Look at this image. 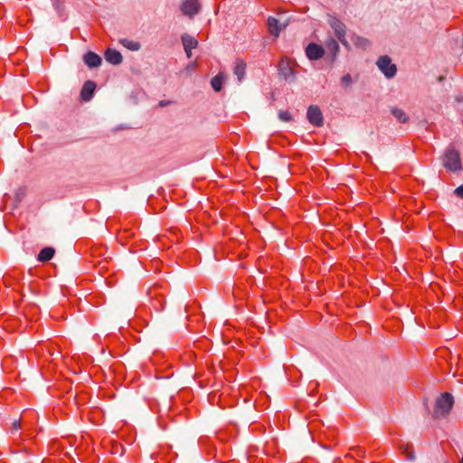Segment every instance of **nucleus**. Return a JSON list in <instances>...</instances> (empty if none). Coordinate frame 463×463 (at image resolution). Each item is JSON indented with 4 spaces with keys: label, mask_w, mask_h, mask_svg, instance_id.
Here are the masks:
<instances>
[{
    "label": "nucleus",
    "mask_w": 463,
    "mask_h": 463,
    "mask_svg": "<svg viewBox=\"0 0 463 463\" xmlns=\"http://www.w3.org/2000/svg\"><path fill=\"white\" fill-rule=\"evenodd\" d=\"M454 403L453 396L449 392L442 393L436 401L433 415L435 418L444 417L449 413Z\"/></svg>",
    "instance_id": "obj_1"
},
{
    "label": "nucleus",
    "mask_w": 463,
    "mask_h": 463,
    "mask_svg": "<svg viewBox=\"0 0 463 463\" xmlns=\"http://www.w3.org/2000/svg\"><path fill=\"white\" fill-rule=\"evenodd\" d=\"M444 167L449 171H458L461 168L459 154L455 149H449L443 156Z\"/></svg>",
    "instance_id": "obj_2"
},
{
    "label": "nucleus",
    "mask_w": 463,
    "mask_h": 463,
    "mask_svg": "<svg viewBox=\"0 0 463 463\" xmlns=\"http://www.w3.org/2000/svg\"><path fill=\"white\" fill-rule=\"evenodd\" d=\"M379 70L388 79L393 78L397 72L396 65L392 63V60L389 56H381L376 62Z\"/></svg>",
    "instance_id": "obj_3"
},
{
    "label": "nucleus",
    "mask_w": 463,
    "mask_h": 463,
    "mask_svg": "<svg viewBox=\"0 0 463 463\" xmlns=\"http://www.w3.org/2000/svg\"><path fill=\"white\" fill-rule=\"evenodd\" d=\"M279 74L286 80L293 81L295 80V71L291 61L288 59H281L279 64Z\"/></svg>",
    "instance_id": "obj_4"
},
{
    "label": "nucleus",
    "mask_w": 463,
    "mask_h": 463,
    "mask_svg": "<svg viewBox=\"0 0 463 463\" xmlns=\"http://www.w3.org/2000/svg\"><path fill=\"white\" fill-rule=\"evenodd\" d=\"M307 118L308 121L316 127H321L324 123L322 112L317 105L309 106L307 112Z\"/></svg>",
    "instance_id": "obj_5"
},
{
    "label": "nucleus",
    "mask_w": 463,
    "mask_h": 463,
    "mask_svg": "<svg viewBox=\"0 0 463 463\" xmlns=\"http://www.w3.org/2000/svg\"><path fill=\"white\" fill-rule=\"evenodd\" d=\"M201 4L198 0H184L181 5L182 13L189 17H194L200 11Z\"/></svg>",
    "instance_id": "obj_6"
},
{
    "label": "nucleus",
    "mask_w": 463,
    "mask_h": 463,
    "mask_svg": "<svg viewBox=\"0 0 463 463\" xmlns=\"http://www.w3.org/2000/svg\"><path fill=\"white\" fill-rule=\"evenodd\" d=\"M306 54L309 60L316 61L323 57L325 50L321 45L311 43L306 47Z\"/></svg>",
    "instance_id": "obj_7"
},
{
    "label": "nucleus",
    "mask_w": 463,
    "mask_h": 463,
    "mask_svg": "<svg viewBox=\"0 0 463 463\" xmlns=\"http://www.w3.org/2000/svg\"><path fill=\"white\" fill-rule=\"evenodd\" d=\"M328 24L333 28L335 36L338 38H343L345 36L346 26L336 17L330 16L328 20Z\"/></svg>",
    "instance_id": "obj_8"
},
{
    "label": "nucleus",
    "mask_w": 463,
    "mask_h": 463,
    "mask_svg": "<svg viewBox=\"0 0 463 463\" xmlns=\"http://www.w3.org/2000/svg\"><path fill=\"white\" fill-rule=\"evenodd\" d=\"M96 90V84L92 80H87L80 91V97L83 100L89 101L91 99L94 91Z\"/></svg>",
    "instance_id": "obj_9"
},
{
    "label": "nucleus",
    "mask_w": 463,
    "mask_h": 463,
    "mask_svg": "<svg viewBox=\"0 0 463 463\" xmlns=\"http://www.w3.org/2000/svg\"><path fill=\"white\" fill-rule=\"evenodd\" d=\"M105 60L113 65H118L122 62L123 58L119 52L109 48L105 52Z\"/></svg>",
    "instance_id": "obj_10"
},
{
    "label": "nucleus",
    "mask_w": 463,
    "mask_h": 463,
    "mask_svg": "<svg viewBox=\"0 0 463 463\" xmlns=\"http://www.w3.org/2000/svg\"><path fill=\"white\" fill-rule=\"evenodd\" d=\"M83 60L90 68H97L101 64V58L93 52H88Z\"/></svg>",
    "instance_id": "obj_11"
},
{
    "label": "nucleus",
    "mask_w": 463,
    "mask_h": 463,
    "mask_svg": "<svg viewBox=\"0 0 463 463\" xmlns=\"http://www.w3.org/2000/svg\"><path fill=\"white\" fill-rule=\"evenodd\" d=\"M233 73L237 76L238 81L241 82L246 73V63L241 59H237L233 68Z\"/></svg>",
    "instance_id": "obj_12"
},
{
    "label": "nucleus",
    "mask_w": 463,
    "mask_h": 463,
    "mask_svg": "<svg viewBox=\"0 0 463 463\" xmlns=\"http://www.w3.org/2000/svg\"><path fill=\"white\" fill-rule=\"evenodd\" d=\"M267 24L269 33L275 37H279L281 31L279 21L275 17L269 16L268 18Z\"/></svg>",
    "instance_id": "obj_13"
},
{
    "label": "nucleus",
    "mask_w": 463,
    "mask_h": 463,
    "mask_svg": "<svg viewBox=\"0 0 463 463\" xmlns=\"http://www.w3.org/2000/svg\"><path fill=\"white\" fill-rule=\"evenodd\" d=\"M182 43L184 49H195L198 45V41L192 35L188 33H184L181 36Z\"/></svg>",
    "instance_id": "obj_14"
},
{
    "label": "nucleus",
    "mask_w": 463,
    "mask_h": 463,
    "mask_svg": "<svg viewBox=\"0 0 463 463\" xmlns=\"http://www.w3.org/2000/svg\"><path fill=\"white\" fill-rule=\"evenodd\" d=\"M326 47L332 55V61H335L340 50L338 43L335 39L329 38L326 42Z\"/></svg>",
    "instance_id": "obj_15"
},
{
    "label": "nucleus",
    "mask_w": 463,
    "mask_h": 463,
    "mask_svg": "<svg viewBox=\"0 0 463 463\" xmlns=\"http://www.w3.org/2000/svg\"><path fill=\"white\" fill-rule=\"evenodd\" d=\"M55 250L52 247L43 248L38 254L37 260L41 262H46L52 259Z\"/></svg>",
    "instance_id": "obj_16"
},
{
    "label": "nucleus",
    "mask_w": 463,
    "mask_h": 463,
    "mask_svg": "<svg viewBox=\"0 0 463 463\" xmlns=\"http://www.w3.org/2000/svg\"><path fill=\"white\" fill-rule=\"evenodd\" d=\"M352 41L356 48L363 50H366L371 45V43L368 39L359 35H353Z\"/></svg>",
    "instance_id": "obj_17"
},
{
    "label": "nucleus",
    "mask_w": 463,
    "mask_h": 463,
    "mask_svg": "<svg viewBox=\"0 0 463 463\" xmlns=\"http://www.w3.org/2000/svg\"><path fill=\"white\" fill-rule=\"evenodd\" d=\"M223 78H224L223 73L219 72L215 77H213L212 79L211 85L216 92L221 91V90L222 88Z\"/></svg>",
    "instance_id": "obj_18"
},
{
    "label": "nucleus",
    "mask_w": 463,
    "mask_h": 463,
    "mask_svg": "<svg viewBox=\"0 0 463 463\" xmlns=\"http://www.w3.org/2000/svg\"><path fill=\"white\" fill-rule=\"evenodd\" d=\"M392 114L401 123H406L409 119L407 114L402 109L399 108H392Z\"/></svg>",
    "instance_id": "obj_19"
},
{
    "label": "nucleus",
    "mask_w": 463,
    "mask_h": 463,
    "mask_svg": "<svg viewBox=\"0 0 463 463\" xmlns=\"http://www.w3.org/2000/svg\"><path fill=\"white\" fill-rule=\"evenodd\" d=\"M119 43L130 51H138L141 48V44L138 42L128 40V39H121Z\"/></svg>",
    "instance_id": "obj_20"
},
{
    "label": "nucleus",
    "mask_w": 463,
    "mask_h": 463,
    "mask_svg": "<svg viewBox=\"0 0 463 463\" xmlns=\"http://www.w3.org/2000/svg\"><path fill=\"white\" fill-rule=\"evenodd\" d=\"M402 449L403 453L405 454L406 458H407L408 460L412 461V460H414V459H415V454H414V453H413V451L409 448V446H408V445H406L405 447H402Z\"/></svg>",
    "instance_id": "obj_21"
},
{
    "label": "nucleus",
    "mask_w": 463,
    "mask_h": 463,
    "mask_svg": "<svg viewBox=\"0 0 463 463\" xmlns=\"http://www.w3.org/2000/svg\"><path fill=\"white\" fill-rule=\"evenodd\" d=\"M279 118L282 121L288 122L291 120V114L288 110H280L279 112Z\"/></svg>",
    "instance_id": "obj_22"
},
{
    "label": "nucleus",
    "mask_w": 463,
    "mask_h": 463,
    "mask_svg": "<svg viewBox=\"0 0 463 463\" xmlns=\"http://www.w3.org/2000/svg\"><path fill=\"white\" fill-rule=\"evenodd\" d=\"M341 83L345 87H349L352 84V77L350 74H345L341 78Z\"/></svg>",
    "instance_id": "obj_23"
},
{
    "label": "nucleus",
    "mask_w": 463,
    "mask_h": 463,
    "mask_svg": "<svg viewBox=\"0 0 463 463\" xmlns=\"http://www.w3.org/2000/svg\"><path fill=\"white\" fill-rule=\"evenodd\" d=\"M339 42L344 45V47L346 49V50H350L351 49V46L349 44V43L347 42L345 36H343V38H338Z\"/></svg>",
    "instance_id": "obj_24"
},
{
    "label": "nucleus",
    "mask_w": 463,
    "mask_h": 463,
    "mask_svg": "<svg viewBox=\"0 0 463 463\" xmlns=\"http://www.w3.org/2000/svg\"><path fill=\"white\" fill-rule=\"evenodd\" d=\"M454 193L457 196L463 198V184L456 188Z\"/></svg>",
    "instance_id": "obj_25"
},
{
    "label": "nucleus",
    "mask_w": 463,
    "mask_h": 463,
    "mask_svg": "<svg viewBox=\"0 0 463 463\" xmlns=\"http://www.w3.org/2000/svg\"><path fill=\"white\" fill-rule=\"evenodd\" d=\"M20 428V421L19 420H14L13 422V429L18 430Z\"/></svg>",
    "instance_id": "obj_26"
},
{
    "label": "nucleus",
    "mask_w": 463,
    "mask_h": 463,
    "mask_svg": "<svg viewBox=\"0 0 463 463\" xmlns=\"http://www.w3.org/2000/svg\"><path fill=\"white\" fill-rule=\"evenodd\" d=\"M184 52L186 53V56L188 58H191L192 57V49H184Z\"/></svg>",
    "instance_id": "obj_27"
},
{
    "label": "nucleus",
    "mask_w": 463,
    "mask_h": 463,
    "mask_svg": "<svg viewBox=\"0 0 463 463\" xmlns=\"http://www.w3.org/2000/svg\"><path fill=\"white\" fill-rule=\"evenodd\" d=\"M355 452H357V455H360L362 453H364L361 449H354Z\"/></svg>",
    "instance_id": "obj_28"
},
{
    "label": "nucleus",
    "mask_w": 463,
    "mask_h": 463,
    "mask_svg": "<svg viewBox=\"0 0 463 463\" xmlns=\"http://www.w3.org/2000/svg\"><path fill=\"white\" fill-rule=\"evenodd\" d=\"M459 463H463V458L460 459V462Z\"/></svg>",
    "instance_id": "obj_29"
}]
</instances>
